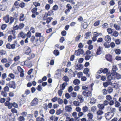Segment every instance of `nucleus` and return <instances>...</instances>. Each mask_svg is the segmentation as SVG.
Segmentation results:
<instances>
[{"label": "nucleus", "mask_w": 121, "mask_h": 121, "mask_svg": "<svg viewBox=\"0 0 121 121\" xmlns=\"http://www.w3.org/2000/svg\"><path fill=\"white\" fill-rule=\"evenodd\" d=\"M104 112L101 110H99L96 112V114L97 115V119L99 121H100L102 118L101 115L103 114Z\"/></svg>", "instance_id": "f257e3e1"}, {"label": "nucleus", "mask_w": 121, "mask_h": 121, "mask_svg": "<svg viewBox=\"0 0 121 121\" xmlns=\"http://www.w3.org/2000/svg\"><path fill=\"white\" fill-rule=\"evenodd\" d=\"M118 70V68L117 66L115 65H112V71H111V74L112 75H115L116 73V71Z\"/></svg>", "instance_id": "f03ea898"}, {"label": "nucleus", "mask_w": 121, "mask_h": 121, "mask_svg": "<svg viewBox=\"0 0 121 121\" xmlns=\"http://www.w3.org/2000/svg\"><path fill=\"white\" fill-rule=\"evenodd\" d=\"M38 99L37 98H35L30 103L31 106H36L38 104Z\"/></svg>", "instance_id": "7ed1b4c3"}, {"label": "nucleus", "mask_w": 121, "mask_h": 121, "mask_svg": "<svg viewBox=\"0 0 121 121\" xmlns=\"http://www.w3.org/2000/svg\"><path fill=\"white\" fill-rule=\"evenodd\" d=\"M88 90H86L83 91L82 94L86 97H89L91 95V93L90 91H88Z\"/></svg>", "instance_id": "20e7f679"}, {"label": "nucleus", "mask_w": 121, "mask_h": 121, "mask_svg": "<svg viewBox=\"0 0 121 121\" xmlns=\"http://www.w3.org/2000/svg\"><path fill=\"white\" fill-rule=\"evenodd\" d=\"M84 51L82 49L79 48L77 50H76L75 52V54L77 56H79L80 54H83Z\"/></svg>", "instance_id": "39448f33"}, {"label": "nucleus", "mask_w": 121, "mask_h": 121, "mask_svg": "<svg viewBox=\"0 0 121 121\" xmlns=\"http://www.w3.org/2000/svg\"><path fill=\"white\" fill-rule=\"evenodd\" d=\"M4 105L5 106H8L9 109H11L13 105V104L10 103L8 101H7L4 103Z\"/></svg>", "instance_id": "423d86ee"}, {"label": "nucleus", "mask_w": 121, "mask_h": 121, "mask_svg": "<svg viewBox=\"0 0 121 121\" xmlns=\"http://www.w3.org/2000/svg\"><path fill=\"white\" fill-rule=\"evenodd\" d=\"M15 84L14 81L10 82L9 83V86L10 88L15 89L16 88Z\"/></svg>", "instance_id": "0eeeda50"}, {"label": "nucleus", "mask_w": 121, "mask_h": 121, "mask_svg": "<svg viewBox=\"0 0 121 121\" xmlns=\"http://www.w3.org/2000/svg\"><path fill=\"white\" fill-rule=\"evenodd\" d=\"M87 116L88 118L87 121H94L92 118L93 117V115L91 113H89L87 115Z\"/></svg>", "instance_id": "6e6552de"}, {"label": "nucleus", "mask_w": 121, "mask_h": 121, "mask_svg": "<svg viewBox=\"0 0 121 121\" xmlns=\"http://www.w3.org/2000/svg\"><path fill=\"white\" fill-rule=\"evenodd\" d=\"M105 58L108 61L111 62L112 61V56L110 54H107L106 55Z\"/></svg>", "instance_id": "1a4fd4ad"}, {"label": "nucleus", "mask_w": 121, "mask_h": 121, "mask_svg": "<svg viewBox=\"0 0 121 121\" xmlns=\"http://www.w3.org/2000/svg\"><path fill=\"white\" fill-rule=\"evenodd\" d=\"M65 109L66 111L69 112H71L72 110V108L71 105H69L65 106Z\"/></svg>", "instance_id": "9d476101"}, {"label": "nucleus", "mask_w": 121, "mask_h": 121, "mask_svg": "<svg viewBox=\"0 0 121 121\" xmlns=\"http://www.w3.org/2000/svg\"><path fill=\"white\" fill-rule=\"evenodd\" d=\"M112 115L110 112L106 113L105 115L106 119L107 120H109L112 117Z\"/></svg>", "instance_id": "9b49d317"}, {"label": "nucleus", "mask_w": 121, "mask_h": 121, "mask_svg": "<svg viewBox=\"0 0 121 121\" xmlns=\"http://www.w3.org/2000/svg\"><path fill=\"white\" fill-rule=\"evenodd\" d=\"M77 113L76 112H74L73 113L72 115L75 119L76 121H79L80 118L79 117H77Z\"/></svg>", "instance_id": "f8f14e48"}, {"label": "nucleus", "mask_w": 121, "mask_h": 121, "mask_svg": "<svg viewBox=\"0 0 121 121\" xmlns=\"http://www.w3.org/2000/svg\"><path fill=\"white\" fill-rule=\"evenodd\" d=\"M31 51L30 48L28 47L26 48L25 53L27 55H29V54L31 52Z\"/></svg>", "instance_id": "ddd939ff"}, {"label": "nucleus", "mask_w": 121, "mask_h": 121, "mask_svg": "<svg viewBox=\"0 0 121 121\" xmlns=\"http://www.w3.org/2000/svg\"><path fill=\"white\" fill-rule=\"evenodd\" d=\"M97 107L99 110H102L104 108V105L103 104H99L98 105Z\"/></svg>", "instance_id": "4468645a"}, {"label": "nucleus", "mask_w": 121, "mask_h": 121, "mask_svg": "<svg viewBox=\"0 0 121 121\" xmlns=\"http://www.w3.org/2000/svg\"><path fill=\"white\" fill-rule=\"evenodd\" d=\"M26 36V34L25 33L22 32L20 33L18 35V37H21L22 38H24Z\"/></svg>", "instance_id": "2eb2a0df"}, {"label": "nucleus", "mask_w": 121, "mask_h": 121, "mask_svg": "<svg viewBox=\"0 0 121 121\" xmlns=\"http://www.w3.org/2000/svg\"><path fill=\"white\" fill-rule=\"evenodd\" d=\"M111 39V38L109 35H107L105 36V40L108 43H109L110 42Z\"/></svg>", "instance_id": "dca6fc26"}, {"label": "nucleus", "mask_w": 121, "mask_h": 121, "mask_svg": "<svg viewBox=\"0 0 121 121\" xmlns=\"http://www.w3.org/2000/svg\"><path fill=\"white\" fill-rule=\"evenodd\" d=\"M29 57H27V59L28 60H29L34 58L35 56V54L33 53H30L29 54Z\"/></svg>", "instance_id": "f3484780"}, {"label": "nucleus", "mask_w": 121, "mask_h": 121, "mask_svg": "<svg viewBox=\"0 0 121 121\" xmlns=\"http://www.w3.org/2000/svg\"><path fill=\"white\" fill-rule=\"evenodd\" d=\"M3 19L6 23H8L9 19V16L8 15H7L6 16L4 17Z\"/></svg>", "instance_id": "a211bd4d"}, {"label": "nucleus", "mask_w": 121, "mask_h": 121, "mask_svg": "<svg viewBox=\"0 0 121 121\" xmlns=\"http://www.w3.org/2000/svg\"><path fill=\"white\" fill-rule=\"evenodd\" d=\"M89 72V69L87 68H86L84 69L83 71V73L87 75V76L88 77L90 76V75L88 73V72Z\"/></svg>", "instance_id": "6ab92c4d"}, {"label": "nucleus", "mask_w": 121, "mask_h": 121, "mask_svg": "<svg viewBox=\"0 0 121 121\" xmlns=\"http://www.w3.org/2000/svg\"><path fill=\"white\" fill-rule=\"evenodd\" d=\"M77 97L81 103H82L84 101V99L83 97L81 95H78Z\"/></svg>", "instance_id": "aec40b11"}, {"label": "nucleus", "mask_w": 121, "mask_h": 121, "mask_svg": "<svg viewBox=\"0 0 121 121\" xmlns=\"http://www.w3.org/2000/svg\"><path fill=\"white\" fill-rule=\"evenodd\" d=\"M25 63L29 67H30L32 66V64L31 62H28L27 60H26L25 62Z\"/></svg>", "instance_id": "412c9836"}, {"label": "nucleus", "mask_w": 121, "mask_h": 121, "mask_svg": "<svg viewBox=\"0 0 121 121\" xmlns=\"http://www.w3.org/2000/svg\"><path fill=\"white\" fill-rule=\"evenodd\" d=\"M67 84L66 82H64L62 84L60 85V88L61 90H63L64 89L65 87V84Z\"/></svg>", "instance_id": "4be33fe9"}, {"label": "nucleus", "mask_w": 121, "mask_h": 121, "mask_svg": "<svg viewBox=\"0 0 121 121\" xmlns=\"http://www.w3.org/2000/svg\"><path fill=\"white\" fill-rule=\"evenodd\" d=\"M101 47L100 46H99L98 48L97 49L96 54L97 55H99L101 53Z\"/></svg>", "instance_id": "5701e85b"}, {"label": "nucleus", "mask_w": 121, "mask_h": 121, "mask_svg": "<svg viewBox=\"0 0 121 121\" xmlns=\"http://www.w3.org/2000/svg\"><path fill=\"white\" fill-rule=\"evenodd\" d=\"M83 65L82 64H78L76 66V68L77 69H80L82 68Z\"/></svg>", "instance_id": "b1692460"}, {"label": "nucleus", "mask_w": 121, "mask_h": 121, "mask_svg": "<svg viewBox=\"0 0 121 121\" xmlns=\"http://www.w3.org/2000/svg\"><path fill=\"white\" fill-rule=\"evenodd\" d=\"M111 82L108 81L105 82V83H104L103 85L104 87H107L109 85L111 84Z\"/></svg>", "instance_id": "393cba45"}, {"label": "nucleus", "mask_w": 121, "mask_h": 121, "mask_svg": "<svg viewBox=\"0 0 121 121\" xmlns=\"http://www.w3.org/2000/svg\"><path fill=\"white\" fill-rule=\"evenodd\" d=\"M88 109V108L87 106H85L83 107L82 110L84 112H87Z\"/></svg>", "instance_id": "a878e982"}, {"label": "nucleus", "mask_w": 121, "mask_h": 121, "mask_svg": "<svg viewBox=\"0 0 121 121\" xmlns=\"http://www.w3.org/2000/svg\"><path fill=\"white\" fill-rule=\"evenodd\" d=\"M113 27L117 30H119L121 29L120 26L116 24H114Z\"/></svg>", "instance_id": "bb28decb"}, {"label": "nucleus", "mask_w": 121, "mask_h": 121, "mask_svg": "<svg viewBox=\"0 0 121 121\" xmlns=\"http://www.w3.org/2000/svg\"><path fill=\"white\" fill-rule=\"evenodd\" d=\"M80 83V81L78 79H75L73 82V84L75 85L79 84Z\"/></svg>", "instance_id": "cd10ccee"}, {"label": "nucleus", "mask_w": 121, "mask_h": 121, "mask_svg": "<svg viewBox=\"0 0 121 121\" xmlns=\"http://www.w3.org/2000/svg\"><path fill=\"white\" fill-rule=\"evenodd\" d=\"M24 15L23 14H21L19 17V20L20 21H23L24 20Z\"/></svg>", "instance_id": "c85d7f7f"}, {"label": "nucleus", "mask_w": 121, "mask_h": 121, "mask_svg": "<svg viewBox=\"0 0 121 121\" xmlns=\"http://www.w3.org/2000/svg\"><path fill=\"white\" fill-rule=\"evenodd\" d=\"M35 40V44H36V45H39V42L41 43V41L40 40V39H36Z\"/></svg>", "instance_id": "c756f323"}, {"label": "nucleus", "mask_w": 121, "mask_h": 121, "mask_svg": "<svg viewBox=\"0 0 121 121\" xmlns=\"http://www.w3.org/2000/svg\"><path fill=\"white\" fill-rule=\"evenodd\" d=\"M91 34V32H88L86 33L85 35V38L87 39H88V37H89L90 35Z\"/></svg>", "instance_id": "7c9ffc66"}, {"label": "nucleus", "mask_w": 121, "mask_h": 121, "mask_svg": "<svg viewBox=\"0 0 121 121\" xmlns=\"http://www.w3.org/2000/svg\"><path fill=\"white\" fill-rule=\"evenodd\" d=\"M73 103L74 105L76 106H78L80 105V103L78 101H74Z\"/></svg>", "instance_id": "2f4dec72"}, {"label": "nucleus", "mask_w": 121, "mask_h": 121, "mask_svg": "<svg viewBox=\"0 0 121 121\" xmlns=\"http://www.w3.org/2000/svg\"><path fill=\"white\" fill-rule=\"evenodd\" d=\"M6 52L3 50H0V53L1 55H4L6 54Z\"/></svg>", "instance_id": "473e14b6"}, {"label": "nucleus", "mask_w": 121, "mask_h": 121, "mask_svg": "<svg viewBox=\"0 0 121 121\" xmlns=\"http://www.w3.org/2000/svg\"><path fill=\"white\" fill-rule=\"evenodd\" d=\"M63 80L66 82H68L69 79L68 77L67 76H64L63 77Z\"/></svg>", "instance_id": "72a5a7b5"}, {"label": "nucleus", "mask_w": 121, "mask_h": 121, "mask_svg": "<svg viewBox=\"0 0 121 121\" xmlns=\"http://www.w3.org/2000/svg\"><path fill=\"white\" fill-rule=\"evenodd\" d=\"M1 95L4 97H6L7 95V93H6V92L4 91H1Z\"/></svg>", "instance_id": "f704fd0d"}, {"label": "nucleus", "mask_w": 121, "mask_h": 121, "mask_svg": "<svg viewBox=\"0 0 121 121\" xmlns=\"http://www.w3.org/2000/svg\"><path fill=\"white\" fill-rule=\"evenodd\" d=\"M74 119L73 118H70V117H67L65 121H74Z\"/></svg>", "instance_id": "c9c22d12"}, {"label": "nucleus", "mask_w": 121, "mask_h": 121, "mask_svg": "<svg viewBox=\"0 0 121 121\" xmlns=\"http://www.w3.org/2000/svg\"><path fill=\"white\" fill-rule=\"evenodd\" d=\"M116 75V78L117 79H120L121 78V75L119 73H117L115 74Z\"/></svg>", "instance_id": "e433bc0d"}, {"label": "nucleus", "mask_w": 121, "mask_h": 121, "mask_svg": "<svg viewBox=\"0 0 121 121\" xmlns=\"http://www.w3.org/2000/svg\"><path fill=\"white\" fill-rule=\"evenodd\" d=\"M94 36L96 37H97L99 36V35H101V33H98L97 32H94L93 34Z\"/></svg>", "instance_id": "4c0bfd02"}, {"label": "nucleus", "mask_w": 121, "mask_h": 121, "mask_svg": "<svg viewBox=\"0 0 121 121\" xmlns=\"http://www.w3.org/2000/svg\"><path fill=\"white\" fill-rule=\"evenodd\" d=\"M35 36L37 37H39V39H40V37L42 36L41 34L38 32L36 33Z\"/></svg>", "instance_id": "58836bf2"}, {"label": "nucleus", "mask_w": 121, "mask_h": 121, "mask_svg": "<svg viewBox=\"0 0 121 121\" xmlns=\"http://www.w3.org/2000/svg\"><path fill=\"white\" fill-rule=\"evenodd\" d=\"M58 7V6L56 5H55L52 7V10L55 11H56L57 10Z\"/></svg>", "instance_id": "ea45409f"}, {"label": "nucleus", "mask_w": 121, "mask_h": 121, "mask_svg": "<svg viewBox=\"0 0 121 121\" xmlns=\"http://www.w3.org/2000/svg\"><path fill=\"white\" fill-rule=\"evenodd\" d=\"M107 32L109 34H111L112 33V30L110 28H109L107 30Z\"/></svg>", "instance_id": "a19ab883"}, {"label": "nucleus", "mask_w": 121, "mask_h": 121, "mask_svg": "<svg viewBox=\"0 0 121 121\" xmlns=\"http://www.w3.org/2000/svg\"><path fill=\"white\" fill-rule=\"evenodd\" d=\"M33 4L35 7H37L40 5V4L37 2H34Z\"/></svg>", "instance_id": "79ce46f5"}, {"label": "nucleus", "mask_w": 121, "mask_h": 121, "mask_svg": "<svg viewBox=\"0 0 121 121\" xmlns=\"http://www.w3.org/2000/svg\"><path fill=\"white\" fill-rule=\"evenodd\" d=\"M113 89L111 87H108V93L110 94L113 91Z\"/></svg>", "instance_id": "37998d69"}, {"label": "nucleus", "mask_w": 121, "mask_h": 121, "mask_svg": "<svg viewBox=\"0 0 121 121\" xmlns=\"http://www.w3.org/2000/svg\"><path fill=\"white\" fill-rule=\"evenodd\" d=\"M24 24L22 23H21L19 24L18 26L19 28V29H21L24 27Z\"/></svg>", "instance_id": "c03bdc74"}, {"label": "nucleus", "mask_w": 121, "mask_h": 121, "mask_svg": "<svg viewBox=\"0 0 121 121\" xmlns=\"http://www.w3.org/2000/svg\"><path fill=\"white\" fill-rule=\"evenodd\" d=\"M53 53L55 55L58 56L59 55V52L58 50H55L53 52Z\"/></svg>", "instance_id": "a18cd8bd"}, {"label": "nucleus", "mask_w": 121, "mask_h": 121, "mask_svg": "<svg viewBox=\"0 0 121 121\" xmlns=\"http://www.w3.org/2000/svg\"><path fill=\"white\" fill-rule=\"evenodd\" d=\"M19 121H24L25 120V118L23 116H20L18 118Z\"/></svg>", "instance_id": "49530a36"}, {"label": "nucleus", "mask_w": 121, "mask_h": 121, "mask_svg": "<svg viewBox=\"0 0 121 121\" xmlns=\"http://www.w3.org/2000/svg\"><path fill=\"white\" fill-rule=\"evenodd\" d=\"M4 91L6 92H8L9 91V88L8 86H6L4 87Z\"/></svg>", "instance_id": "de8ad7c7"}, {"label": "nucleus", "mask_w": 121, "mask_h": 121, "mask_svg": "<svg viewBox=\"0 0 121 121\" xmlns=\"http://www.w3.org/2000/svg\"><path fill=\"white\" fill-rule=\"evenodd\" d=\"M9 77H10L12 79H14L15 78L14 75L12 73H9Z\"/></svg>", "instance_id": "09e8293b"}, {"label": "nucleus", "mask_w": 121, "mask_h": 121, "mask_svg": "<svg viewBox=\"0 0 121 121\" xmlns=\"http://www.w3.org/2000/svg\"><path fill=\"white\" fill-rule=\"evenodd\" d=\"M115 52L116 54L118 55H119L121 53V51L120 49H116L115 50Z\"/></svg>", "instance_id": "8fccbe9b"}, {"label": "nucleus", "mask_w": 121, "mask_h": 121, "mask_svg": "<svg viewBox=\"0 0 121 121\" xmlns=\"http://www.w3.org/2000/svg\"><path fill=\"white\" fill-rule=\"evenodd\" d=\"M114 75H112L111 73V74H110L108 76V79L109 81H111V79H112L113 78L112 76H113Z\"/></svg>", "instance_id": "3c124183"}, {"label": "nucleus", "mask_w": 121, "mask_h": 121, "mask_svg": "<svg viewBox=\"0 0 121 121\" xmlns=\"http://www.w3.org/2000/svg\"><path fill=\"white\" fill-rule=\"evenodd\" d=\"M37 89L38 91H41L42 89V88L41 86V85L40 84L37 87Z\"/></svg>", "instance_id": "603ef678"}, {"label": "nucleus", "mask_w": 121, "mask_h": 121, "mask_svg": "<svg viewBox=\"0 0 121 121\" xmlns=\"http://www.w3.org/2000/svg\"><path fill=\"white\" fill-rule=\"evenodd\" d=\"M58 102L59 104H62L63 102V101L62 99L60 98H58Z\"/></svg>", "instance_id": "864d4df0"}, {"label": "nucleus", "mask_w": 121, "mask_h": 121, "mask_svg": "<svg viewBox=\"0 0 121 121\" xmlns=\"http://www.w3.org/2000/svg\"><path fill=\"white\" fill-rule=\"evenodd\" d=\"M53 19L52 17H49L47 19L46 22L47 23H49L51 21V20Z\"/></svg>", "instance_id": "5fc2aeb1"}, {"label": "nucleus", "mask_w": 121, "mask_h": 121, "mask_svg": "<svg viewBox=\"0 0 121 121\" xmlns=\"http://www.w3.org/2000/svg\"><path fill=\"white\" fill-rule=\"evenodd\" d=\"M58 99V98L57 97L55 96L52 99L51 101L53 102H55Z\"/></svg>", "instance_id": "6e6d98bb"}, {"label": "nucleus", "mask_w": 121, "mask_h": 121, "mask_svg": "<svg viewBox=\"0 0 121 121\" xmlns=\"http://www.w3.org/2000/svg\"><path fill=\"white\" fill-rule=\"evenodd\" d=\"M115 106L117 107H118L120 106V103L118 101H116L115 103Z\"/></svg>", "instance_id": "4d7b16f0"}, {"label": "nucleus", "mask_w": 121, "mask_h": 121, "mask_svg": "<svg viewBox=\"0 0 121 121\" xmlns=\"http://www.w3.org/2000/svg\"><path fill=\"white\" fill-rule=\"evenodd\" d=\"M53 11L52 10H51L48 11L47 13L48 16H50L53 13Z\"/></svg>", "instance_id": "13d9d810"}, {"label": "nucleus", "mask_w": 121, "mask_h": 121, "mask_svg": "<svg viewBox=\"0 0 121 121\" xmlns=\"http://www.w3.org/2000/svg\"><path fill=\"white\" fill-rule=\"evenodd\" d=\"M106 99L110 101L112 99V98L109 95H107L106 97Z\"/></svg>", "instance_id": "bf43d9fd"}, {"label": "nucleus", "mask_w": 121, "mask_h": 121, "mask_svg": "<svg viewBox=\"0 0 121 121\" xmlns=\"http://www.w3.org/2000/svg\"><path fill=\"white\" fill-rule=\"evenodd\" d=\"M71 96L73 97H75L77 96V93L76 92H72L71 93Z\"/></svg>", "instance_id": "052dcab7"}, {"label": "nucleus", "mask_w": 121, "mask_h": 121, "mask_svg": "<svg viewBox=\"0 0 121 121\" xmlns=\"http://www.w3.org/2000/svg\"><path fill=\"white\" fill-rule=\"evenodd\" d=\"M91 56L87 55L85 57V59L86 60H89L91 59Z\"/></svg>", "instance_id": "680f3d73"}, {"label": "nucleus", "mask_w": 121, "mask_h": 121, "mask_svg": "<svg viewBox=\"0 0 121 121\" xmlns=\"http://www.w3.org/2000/svg\"><path fill=\"white\" fill-rule=\"evenodd\" d=\"M62 112V111L60 109H59L56 111V114L57 115H60Z\"/></svg>", "instance_id": "e2e57ef3"}, {"label": "nucleus", "mask_w": 121, "mask_h": 121, "mask_svg": "<svg viewBox=\"0 0 121 121\" xmlns=\"http://www.w3.org/2000/svg\"><path fill=\"white\" fill-rule=\"evenodd\" d=\"M104 45L105 48H109L110 47V46L109 45V44L106 43H104Z\"/></svg>", "instance_id": "0e129e2a"}, {"label": "nucleus", "mask_w": 121, "mask_h": 121, "mask_svg": "<svg viewBox=\"0 0 121 121\" xmlns=\"http://www.w3.org/2000/svg\"><path fill=\"white\" fill-rule=\"evenodd\" d=\"M118 34L117 32L116 31H115L113 33L112 35L115 37H117L118 36Z\"/></svg>", "instance_id": "69168bd1"}, {"label": "nucleus", "mask_w": 121, "mask_h": 121, "mask_svg": "<svg viewBox=\"0 0 121 121\" xmlns=\"http://www.w3.org/2000/svg\"><path fill=\"white\" fill-rule=\"evenodd\" d=\"M11 111L13 113H17V110L14 108L12 109Z\"/></svg>", "instance_id": "338daca9"}, {"label": "nucleus", "mask_w": 121, "mask_h": 121, "mask_svg": "<svg viewBox=\"0 0 121 121\" xmlns=\"http://www.w3.org/2000/svg\"><path fill=\"white\" fill-rule=\"evenodd\" d=\"M65 96L66 98L68 99H69L70 97V95L68 93H66L65 94Z\"/></svg>", "instance_id": "774afa93"}]
</instances>
